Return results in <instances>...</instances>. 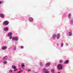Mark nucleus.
<instances>
[{
  "instance_id": "1",
  "label": "nucleus",
  "mask_w": 73,
  "mask_h": 73,
  "mask_svg": "<svg viewBox=\"0 0 73 73\" xmlns=\"http://www.w3.org/2000/svg\"><path fill=\"white\" fill-rule=\"evenodd\" d=\"M57 67L58 69L59 70H61L63 68L61 64H58L57 66Z\"/></svg>"
},
{
  "instance_id": "2",
  "label": "nucleus",
  "mask_w": 73,
  "mask_h": 73,
  "mask_svg": "<svg viewBox=\"0 0 73 73\" xmlns=\"http://www.w3.org/2000/svg\"><path fill=\"white\" fill-rule=\"evenodd\" d=\"M12 35L13 33L12 32H10L8 34V36H9V38L10 39H11V38H12Z\"/></svg>"
},
{
  "instance_id": "3",
  "label": "nucleus",
  "mask_w": 73,
  "mask_h": 73,
  "mask_svg": "<svg viewBox=\"0 0 73 73\" xmlns=\"http://www.w3.org/2000/svg\"><path fill=\"white\" fill-rule=\"evenodd\" d=\"M19 37H18V36L13 37L12 38V40H15V41H18V40H19Z\"/></svg>"
},
{
  "instance_id": "4",
  "label": "nucleus",
  "mask_w": 73,
  "mask_h": 73,
  "mask_svg": "<svg viewBox=\"0 0 73 73\" xmlns=\"http://www.w3.org/2000/svg\"><path fill=\"white\" fill-rule=\"evenodd\" d=\"M9 22L8 21H4V22L3 23V25H7L9 24Z\"/></svg>"
},
{
  "instance_id": "5",
  "label": "nucleus",
  "mask_w": 73,
  "mask_h": 73,
  "mask_svg": "<svg viewBox=\"0 0 73 73\" xmlns=\"http://www.w3.org/2000/svg\"><path fill=\"white\" fill-rule=\"evenodd\" d=\"M8 47L6 46H3L2 47V50H6L7 48Z\"/></svg>"
},
{
  "instance_id": "6",
  "label": "nucleus",
  "mask_w": 73,
  "mask_h": 73,
  "mask_svg": "<svg viewBox=\"0 0 73 73\" xmlns=\"http://www.w3.org/2000/svg\"><path fill=\"white\" fill-rule=\"evenodd\" d=\"M60 33H58L57 34L56 37L57 39H58L60 38Z\"/></svg>"
},
{
  "instance_id": "7",
  "label": "nucleus",
  "mask_w": 73,
  "mask_h": 73,
  "mask_svg": "<svg viewBox=\"0 0 73 73\" xmlns=\"http://www.w3.org/2000/svg\"><path fill=\"white\" fill-rule=\"evenodd\" d=\"M52 38L54 40H55L56 37V34H53L52 36Z\"/></svg>"
},
{
  "instance_id": "8",
  "label": "nucleus",
  "mask_w": 73,
  "mask_h": 73,
  "mask_svg": "<svg viewBox=\"0 0 73 73\" xmlns=\"http://www.w3.org/2000/svg\"><path fill=\"white\" fill-rule=\"evenodd\" d=\"M50 65V63H49V62H48V63H47L46 64V67H49Z\"/></svg>"
},
{
  "instance_id": "9",
  "label": "nucleus",
  "mask_w": 73,
  "mask_h": 73,
  "mask_svg": "<svg viewBox=\"0 0 73 73\" xmlns=\"http://www.w3.org/2000/svg\"><path fill=\"white\" fill-rule=\"evenodd\" d=\"M7 56H4L3 58V60H4V61H6V60L7 59Z\"/></svg>"
},
{
  "instance_id": "10",
  "label": "nucleus",
  "mask_w": 73,
  "mask_h": 73,
  "mask_svg": "<svg viewBox=\"0 0 73 73\" xmlns=\"http://www.w3.org/2000/svg\"><path fill=\"white\" fill-rule=\"evenodd\" d=\"M0 16L2 18H4V15L3 14H0Z\"/></svg>"
},
{
  "instance_id": "11",
  "label": "nucleus",
  "mask_w": 73,
  "mask_h": 73,
  "mask_svg": "<svg viewBox=\"0 0 73 73\" xmlns=\"http://www.w3.org/2000/svg\"><path fill=\"white\" fill-rule=\"evenodd\" d=\"M9 30V28L8 27H5L4 29V31H8Z\"/></svg>"
},
{
  "instance_id": "12",
  "label": "nucleus",
  "mask_w": 73,
  "mask_h": 73,
  "mask_svg": "<svg viewBox=\"0 0 73 73\" xmlns=\"http://www.w3.org/2000/svg\"><path fill=\"white\" fill-rule=\"evenodd\" d=\"M69 60H66V61H65L64 62V64H68V63H69Z\"/></svg>"
},
{
  "instance_id": "13",
  "label": "nucleus",
  "mask_w": 73,
  "mask_h": 73,
  "mask_svg": "<svg viewBox=\"0 0 73 73\" xmlns=\"http://www.w3.org/2000/svg\"><path fill=\"white\" fill-rule=\"evenodd\" d=\"M33 19L32 18H31V17L29 18V21H33Z\"/></svg>"
},
{
  "instance_id": "14",
  "label": "nucleus",
  "mask_w": 73,
  "mask_h": 73,
  "mask_svg": "<svg viewBox=\"0 0 73 73\" xmlns=\"http://www.w3.org/2000/svg\"><path fill=\"white\" fill-rule=\"evenodd\" d=\"M12 68H14V69H15V68H16V66H14V65H13L12 66Z\"/></svg>"
},
{
  "instance_id": "15",
  "label": "nucleus",
  "mask_w": 73,
  "mask_h": 73,
  "mask_svg": "<svg viewBox=\"0 0 73 73\" xmlns=\"http://www.w3.org/2000/svg\"><path fill=\"white\" fill-rule=\"evenodd\" d=\"M71 14H68V17L69 18H71Z\"/></svg>"
},
{
  "instance_id": "16",
  "label": "nucleus",
  "mask_w": 73,
  "mask_h": 73,
  "mask_svg": "<svg viewBox=\"0 0 73 73\" xmlns=\"http://www.w3.org/2000/svg\"><path fill=\"white\" fill-rule=\"evenodd\" d=\"M21 66L22 67H25V65L24 63H22V64H21Z\"/></svg>"
},
{
  "instance_id": "17",
  "label": "nucleus",
  "mask_w": 73,
  "mask_h": 73,
  "mask_svg": "<svg viewBox=\"0 0 73 73\" xmlns=\"http://www.w3.org/2000/svg\"><path fill=\"white\" fill-rule=\"evenodd\" d=\"M43 71H44V73H45V71H47V70H48V69H46V68H44V69H43Z\"/></svg>"
},
{
  "instance_id": "18",
  "label": "nucleus",
  "mask_w": 73,
  "mask_h": 73,
  "mask_svg": "<svg viewBox=\"0 0 73 73\" xmlns=\"http://www.w3.org/2000/svg\"><path fill=\"white\" fill-rule=\"evenodd\" d=\"M68 35L70 36H71L72 35V32H69Z\"/></svg>"
},
{
  "instance_id": "19",
  "label": "nucleus",
  "mask_w": 73,
  "mask_h": 73,
  "mask_svg": "<svg viewBox=\"0 0 73 73\" xmlns=\"http://www.w3.org/2000/svg\"><path fill=\"white\" fill-rule=\"evenodd\" d=\"M55 70L54 69H52L51 70V72H55Z\"/></svg>"
},
{
  "instance_id": "20",
  "label": "nucleus",
  "mask_w": 73,
  "mask_h": 73,
  "mask_svg": "<svg viewBox=\"0 0 73 73\" xmlns=\"http://www.w3.org/2000/svg\"><path fill=\"white\" fill-rule=\"evenodd\" d=\"M13 49L14 50H16V46H14V47H13Z\"/></svg>"
},
{
  "instance_id": "21",
  "label": "nucleus",
  "mask_w": 73,
  "mask_h": 73,
  "mask_svg": "<svg viewBox=\"0 0 73 73\" xmlns=\"http://www.w3.org/2000/svg\"><path fill=\"white\" fill-rule=\"evenodd\" d=\"M3 64H7V61H4V62H3Z\"/></svg>"
},
{
  "instance_id": "22",
  "label": "nucleus",
  "mask_w": 73,
  "mask_h": 73,
  "mask_svg": "<svg viewBox=\"0 0 73 73\" xmlns=\"http://www.w3.org/2000/svg\"><path fill=\"white\" fill-rule=\"evenodd\" d=\"M13 71L12 70H10L9 71V73H11V72H13Z\"/></svg>"
},
{
  "instance_id": "23",
  "label": "nucleus",
  "mask_w": 73,
  "mask_h": 73,
  "mask_svg": "<svg viewBox=\"0 0 73 73\" xmlns=\"http://www.w3.org/2000/svg\"><path fill=\"white\" fill-rule=\"evenodd\" d=\"M40 65L41 66H43V64H42V62L40 63Z\"/></svg>"
},
{
  "instance_id": "24",
  "label": "nucleus",
  "mask_w": 73,
  "mask_h": 73,
  "mask_svg": "<svg viewBox=\"0 0 73 73\" xmlns=\"http://www.w3.org/2000/svg\"><path fill=\"white\" fill-rule=\"evenodd\" d=\"M73 21H72V20L71 21H70V24H73Z\"/></svg>"
},
{
  "instance_id": "25",
  "label": "nucleus",
  "mask_w": 73,
  "mask_h": 73,
  "mask_svg": "<svg viewBox=\"0 0 73 73\" xmlns=\"http://www.w3.org/2000/svg\"><path fill=\"white\" fill-rule=\"evenodd\" d=\"M59 62H60V63H62L63 60H60L59 61Z\"/></svg>"
},
{
  "instance_id": "26",
  "label": "nucleus",
  "mask_w": 73,
  "mask_h": 73,
  "mask_svg": "<svg viewBox=\"0 0 73 73\" xmlns=\"http://www.w3.org/2000/svg\"><path fill=\"white\" fill-rule=\"evenodd\" d=\"M64 45V43H62L61 44V46L62 47Z\"/></svg>"
},
{
  "instance_id": "27",
  "label": "nucleus",
  "mask_w": 73,
  "mask_h": 73,
  "mask_svg": "<svg viewBox=\"0 0 73 73\" xmlns=\"http://www.w3.org/2000/svg\"><path fill=\"white\" fill-rule=\"evenodd\" d=\"M23 70H20L19 71V73H21L22 72H23Z\"/></svg>"
},
{
  "instance_id": "28",
  "label": "nucleus",
  "mask_w": 73,
  "mask_h": 73,
  "mask_svg": "<svg viewBox=\"0 0 73 73\" xmlns=\"http://www.w3.org/2000/svg\"><path fill=\"white\" fill-rule=\"evenodd\" d=\"M50 71H48V70L45 72V73H50Z\"/></svg>"
},
{
  "instance_id": "29",
  "label": "nucleus",
  "mask_w": 73,
  "mask_h": 73,
  "mask_svg": "<svg viewBox=\"0 0 73 73\" xmlns=\"http://www.w3.org/2000/svg\"><path fill=\"white\" fill-rule=\"evenodd\" d=\"M17 70H18V69L17 68H15V70H14V71H17Z\"/></svg>"
},
{
  "instance_id": "30",
  "label": "nucleus",
  "mask_w": 73,
  "mask_h": 73,
  "mask_svg": "<svg viewBox=\"0 0 73 73\" xmlns=\"http://www.w3.org/2000/svg\"><path fill=\"white\" fill-rule=\"evenodd\" d=\"M24 48V47L23 46H21V49H23Z\"/></svg>"
},
{
  "instance_id": "31",
  "label": "nucleus",
  "mask_w": 73,
  "mask_h": 73,
  "mask_svg": "<svg viewBox=\"0 0 73 73\" xmlns=\"http://www.w3.org/2000/svg\"><path fill=\"white\" fill-rule=\"evenodd\" d=\"M28 71H29V72H30L31 71V70L29 69V70H28Z\"/></svg>"
},
{
  "instance_id": "32",
  "label": "nucleus",
  "mask_w": 73,
  "mask_h": 73,
  "mask_svg": "<svg viewBox=\"0 0 73 73\" xmlns=\"http://www.w3.org/2000/svg\"><path fill=\"white\" fill-rule=\"evenodd\" d=\"M66 46H68V43H66Z\"/></svg>"
},
{
  "instance_id": "33",
  "label": "nucleus",
  "mask_w": 73,
  "mask_h": 73,
  "mask_svg": "<svg viewBox=\"0 0 73 73\" xmlns=\"http://www.w3.org/2000/svg\"><path fill=\"white\" fill-rule=\"evenodd\" d=\"M0 4L1 3V1H0Z\"/></svg>"
},
{
  "instance_id": "34",
  "label": "nucleus",
  "mask_w": 73,
  "mask_h": 73,
  "mask_svg": "<svg viewBox=\"0 0 73 73\" xmlns=\"http://www.w3.org/2000/svg\"><path fill=\"white\" fill-rule=\"evenodd\" d=\"M20 65H18V67H20Z\"/></svg>"
},
{
  "instance_id": "35",
  "label": "nucleus",
  "mask_w": 73,
  "mask_h": 73,
  "mask_svg": "<svg viewBox=\"0 0 73 73\" xmlns=\"http://www.w3.org/2000/svg\"><path fill=\"white\" fill-rule=\"evenodd\" d=\"M52 73H56V72H52Z\"/></svg>"
},
{
  "instance_id": "36",
  "label": "nucleus",
  "mask_w": 73,
  "mask_h": 73,
  "mask_svg": "<svg viewBox=\"0 0 73 73\" xmlns=\"http://www.w3.org/2000/svg\"><path fill=\"white\" fill-rule=\"evenodd\" d=\"M1 62V60H0V62Z\"/></svg>"
},
{
  "instance_id": "37",
  "label": "nucleus",
  "mask_w": 73,
  "mask_h": 73,
  "mask_svg": "<svg viewBox=\"0 0 73 73\" xmlns=\"http://www.w3.org/2000/svg\"><path fill=\"white\" fill-rule=\"evenodd\" d=\"M57 73H60V72H57Z\"/></svg>"
},
{
  "instance_id": "38",
  "label": "nucleus",
  "mask_w": 73,
  "mask_h": 73,
  "mask_svg": "<svg viewBox=\"0 0 73 73\" xmlns=\"http://www.w3.org/2000/svg\"><path fill=\"white\" fill-rule=\"evenodd\" d=\"M17 73H19V72H17Z\"/></svg>"
},
{
  "instance_id": "39",
  "label": "nucleus",
  "mask_w": 73,
  "mask_h": 73,
  "mask_svg": "<svg viewBox=\"0 0 73 73\" xmlns=\"http://www.w3.org/2000/svg\"><path fill=\"white\" fill-rule=\"evenodd\" d=\"M23 19V18H22L21 19H22H22Z\"/></svg>"
},
{
  "instance_id": "40",
  "label": "nucleus",
  "mask_w": 73,
  "mask_h": 73,
  "mask_svg": "<svg viewBox=\"0 0 73 73\" xmlns=\"http://www.w3.org/2000/svg\"><path fill=\"white\" fill-rule=\"evenodd\" d=\"M35 73H36V72H35Z\"/></svg>"
}]
</instances>
